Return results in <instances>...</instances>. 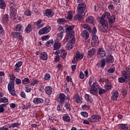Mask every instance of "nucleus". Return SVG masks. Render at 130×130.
Here are the masks:
<instances>
[{"mask_svg": "<svg viewBox=\"0 0 130 130\" xmlns=\"http://www.w3.org/2000/svg\"><path fill=\"white\" fill-rule=\"evenodd\" d=\"M98 91L99 95H100V96L107 92V90L101 88L98 83L94 82L92 84L91 88L89 90V92L92 95H97L98 94Z\"/></svg>", "mask_w": 130, "mask_h": 130, "instance_id": "f257e3e1", "label": "nucleus"}, {"mask_svg": "<svg viewBox=\"0 0 130 130\" xmlns=\"http://www.w3.org/2000/svg\"><path fill=\"white\" fill-rule=\"evenodd\" d=\"M11 82H9L8 85V91L12 96L16 97L17 94H16V91L15 90V79H16V76L15 75L11 74L9 76Z\"/></svg>", "mask_w": 130, "mask_h": 130, "instance_id": "f03ea898", "label": "nucleus"}, {"mask_svg": "<svg viewBox=\"0 0 130 130\" xmlns=\"http://www.w3.org/2000/svg\"><path fill=\"white\" fill-rule=\"evenodd\" d=\"M66 32L67 39H70V37H73L75 36V31L74 30V28L75 26L74 25H67L66 26Z\"/></svg>", "mask_w": 130, "mask_h": 130, "instance_id": "7ed1b4c3", "label": "nucleus"}, {"mask_svg": "<svg viewBox=\"0 0 130 130\" xmlns=\"http://www.w3.org/2000/svg\"><path fill=\"white\" fill-rule=\"evenodd\" d=\"M77 13L85 16V13L87 12L86 4L82 3L78 4L77 8Z\"/></svg>", "mask_w": 130, "mask_h": 130, "instance_id": "20e7f679", "label": "nucleus"}, {"mask_svg": "<svg viewBox=\"0 0 130 130\" xmlns=\"http://www.w3.org/2000/svg\"><path fill=\"white\" fill-rule=\"evenodd\" d=\"M50 30H51V27L49 25H47L39 31V35H44L45 34H47V33H49Z\"/></svg>", "mask_w": 130, "mask_h": 130, "instance_id": "39448f33", "label": "nucleus"}, {"mask_svg": "<svg viewBox=\"0 0 130 130\" xmlns=\"http://www.w3.org/2000/svg\"><path fill=\"white\" fill-rule=\"evenodd\" d=\"M98 58H101L102 57H105L106 56V51L104 50V49L100 48L98 49V52L96 53Z\"/></svg>", "mask_w": 130, "mask_h": 130, "instance_id": "423d86ee", "label": "nucleus"}, {"mask_svg": "<svg viewBox=\"0 0 130 130\" xmlns=\"http://www.w3.org/2000/svg\"><path fill=\"white\" fill-rule=\"evenodd\" d=\"M100 119H101V116L99 115H94L88 118L89 122H96Z\"/></svg>", "mask_w": 130, "mask_h": 130, "instance_id": "0eeeda50", "label": "nucleus"}, {"mask_svg": "<svg viewBox=\"0 0 130 130\" xmlns=\"http://www.w3.org/2000/svg\"><path fill=\"white\" fill-rule=\"evenodd\" d=\"M66 100V95L63 93H59L57 98V101L59 102V104L62 105Z\"/></svg>", "mask_w": 130, "mask_h": 130, "instance_id": "6e6552de", "label": "nucleus"}, {"mask_svg": "<svg viewBox=\"0 0 130 130\" xmlns=\"http://www.w3.org/2000/svg\"><path fill=\"white\" fill-rule=\"evenodd\" d=\"M91 46H98L99 45V40L98 39V36H93L91 41Z\"/></svg>", "mask_w": 130, "mask_h": 130, "instance_id": "1a4fd4ad", "label": "nucleus"}, {"mask_svg": "<svg viewBox=\"0 0 130 130\" xmlns=\"http://www.w3.org/2000/svg\"><path fill=\"white\" fill-rule=\"evenodd\" d=\"M105 59L106 63H112L114 62V57L111 54L106 55Z\"/></svg>", "mask_w": 130, "mask_h": 130, "instance_id": "9d476101", "label": "nucleus"}, {"mask_svg": "<svg viewBox=\"0 0 130 130\" xmlns=\"http://www.w3.org/2000/svg\"><path fill=\"white\" fill-rule=\"evenodd\" d=\"M112 96H111V100L113 101H116L117 100V99L118 98L119 96V93H118V91L117 90H114L111 92Z\"/></svg>", "mask_w": 130, "mask_h": 130, "instance_id": "9b49d317", "label": "nucleus"}, {"mask_svg": "<svg viewBox=\"0 0 130 130\" xmlns=\"http://www.w3.org/2000/svg\"><path fill=\"white\" fill-rule=\"evenodd\" d=\"M54 15V12H52L51 9H47L45 12H44V15L45 17H48V18H52V16Z\"/></svg>", "mask_w": 130, "mask_h": 130, "instance_id": "f8f14e48", "label": "nucleus"}, {"mask_svg": "<svg viewBox=\"0 0 130 130\" xmlns=\"http://www.w3.org/2000/svg\"><path fill=\"white\" fill-rule=\"evenodd\" d=\"M22 64H23V62L22 61H19L17 62L16 64L14 66V71L16 73H19L20 71H21V67H22Z\"/></svg>", "mask_w": 130, "mask_h": 130, "instance_id": "ddd939ff", "label": "nucleus"}, {"mask_svg": "<svg viewBox=\"0 0 130 130\" xmlns=\"http://www.w3.org/2000/svg\"><path fill=\"white\" fill-rule=\"evenodd\" d=\"M86 21L87 23L91 24L92 25H95V24H96L95 18L92 16H88V18H86Z\"/></svg>", "mask_w": 130, "mask_h": 130, "instance_id": "4468645a", "label": "nucleus"}, {"mask_svg": "<svg viewBox=\"0 0 130 130\" xmlns=\"http://www.w3.org/2000/svg\"><path fill=\"white\" fill-rule=\"evenodd\" d=\"M61 47V44L58 41H55L53 43V50H58Z\"/></svg>", "mask_w": 130, "mask_h": 130, "instance_id": "2eb2a0df", "label": "nucleus"}, {"mask_svg": "<svg viewBox=\"0 0 130 130\" xmlns=\"http://www.w3.org/2000/svg\"><path fill=\"white\" fill-rule=\"evenodd\" d=\"M17 13V10L15 6H10V17H15Z\"/></svg>", "mask_w": 130, "mask_h": 130, "instance_id": "dca6fc26", "label": "nucleus"}, {"mask_svg": "<svg viewBox=\"0 0 130 130\" xmlns=\"http://www.w3.org/2000/svg\"><path fill=\"white\" fill-rule=\"evenodd\" d=\"M96 54V49L92 48L88 50L87 52V57H93Z\"/></svg>", "mask_w": 130, "mask_h": 130, "instance_id": "f3484780", "label": "nucleus"}, {"mask_svg": "<svg viewBox=\"0 0 130 130\" xmlns=\"http://www.w3.org/2000/svg\"><path fill=\"white\" fill-rule=\"evenodd\" d=\"M45 92L46 94H47V95H48L49 96H50V95L52 94V92H53L52 87L49 86H46L45 87Z\"/></svg>", "mask_w": 130, "mask_h": 130, "instance_id": "a211bd4d", "label": "nucleus"}, {"mask_svg": "<svg viewBox=\"0 0 130 130\" xmlns=\"http://www.w3.org/2000/svg\"><path fill=\"white\" fill-rule=\"evenodd\" d=\"M111 17L110 13L109 12H106L101 17H100L99 19H107L108 20Z\"/></svg>", "mask_w": 130, "mask_h": 130, "instance_id": "6ab92c4d", "label": "nucleus"}, {"mask_svg": "<svg viewBox=\"0 0 130 130\" xmlns=\"http://www.w3.org/2000/svg\"><path fill=\"white\" fill-rule=\"evenodd\" d=\"M89 32L88 31H87V30H84L81 33V36L83 37V38H84V39H85L86 40H87V39H88V38H89Z\"/></svg>", "mask_w": 130, "mask_h": 130, "instance_id": "aec40b11", "label": "nucleus"}, {"mask_svg": "<svg viewBox=\"0 0 130 130\" xmlns=\"http://www.w3.org/2000/svg\"><path fill=\"white\" fill-rule=\"evenodd\" d=\"M43 99L40 98H35L34 99L33 102L35 104H41V103H43Z\"/></svg>", "mask_w": 130, "mask_h": 130, "instance_id": "412c9836", "label": "nucleus"}, {"mask_svg": "<svg viewBox=\"0 0 130 130\" xmlns=\"http://www.w3.org/2000/svg\"><path fill=\"white\" fill-rule=\"evenodd\" d=\"M108 22L111 26V25H112V24L115 22V15H112V16H111V17L109 18Z\"/></svg>", "mask_w": 130, "mask_h": 130, "instance_id": "4be33fe9", "label": "nucleus"}, {"mask_svg": "<svg viewBox=\"0 0 130 130\" xmlns=\"http://www.w3.org/2000/svg\"><path fill=\"white\" fill-rule=\"evenodd\" d=\"M118 82L120 84H122L123 83H128V79H127V78H125V77L122 76L118 78Z\"/></svg>", "mask_w": 130, "mask_h": 130, "instance_id": "5701e85b", "label": "nucleus"}, {"mask_svg": "<svg viewBox=\"0 0 130 130\" xmlns=\"http://www.w3.org/2000/svg\"><path fill=\"white\" fill-rule=\"evenodd\" d=\"M122 77L126 78L127 80H128V78L129 77L130 73L128 71H126L125 70H123L121 71Z\"/></svg>", "mask_w": 130, "mask_h": 130, "instance_id": "b1692460", "label": "nucleus"}, {"mask_svg": "<svg viewBox=\"0 0 130 130\" xmlns=\"http://www.w3.org/2000/svg\"><path fill=\"white\" fill-rule=\"evenodd\" d=\"M84 15L80 14L79 12H77V15H76L74 16V19L75 21H80V20H82V18L84 17Z\"/></svg>", "mask_w": 130, "mask_h": 130, "instance_id": "393cba45", "label": "nucleus"}, {"mask_svg": "<svg viewBox=\"0 0 130 130\" xmlns=\"http://www.w3.org/2000/svg\"><path fill=\"white\" fill-rule=\"evenodd\" d=\"M41 23H42V19H40L37 22H35L34 25L37 26V28L39 29L43 27V24H41Z\"/></svg>", "mask_w": 130, "mask_h": 130, "instance_id": "a878e982", "label": "nucleus"}, {"mask_svg": "<svg viewBox=\"0 0 130 130\" xmlns=\"http://www.w3.org/2000/svg\"><path fill=\"white\" fill-rule=\"evenodd\" d=\"M100 24H101L103 27L108 26V22L107 20H105L104 19H101V18H99Z\"/></svg>", "mask_w": 130, "mask_h": 130, "instance_id": "bb28decb", "label": "nucleus"}, {"mask_svg": "<svg viewBox=\"0 0 130 130\" xmlns=\"http://www.w3.org/2000/svg\"><path fill=\"white\" fill-rule=\"evenodd\" d=\"M62 119L63 121L66 122H71V117L69 116V114H66L62 117Z\"/></svg>", "mask_w": 130, "mask_h": 130, "instance_id": "cd10ccee", "label": "nucleus"}, {"mask_svg": "<svg viewBox=\"0 0 130 130\" xmlns=\"http://www.w3.org/2000/svg\"><path fill=\"white\" fill-rule=\"evenodd\" d=\"M85 99L87 102L88 103H92L93 102V99L90 96V95L86 94L85 95Z\"/></svg>", "mask_w": 130, "mask_h": 130, "instance_id": "c85d7f7f", "label": "nucleus"}, {"mask_svg": "<svg viewBox=\"0 0 130 130\" xmlns=\"http://www.w3.org/2000/svg\"><path fill=\"white\" fill-rule=\"evenodd\" d=\"M40 59H42V60H47L48 59V56L47 54L45 52H43L41 56H40Z\"/></svg>", "mask_w": 130, "mask_h": 130, "instance_id": "c756f323", "label": "nucleus"}, {"mask_svg": "<svg viewBox=\"0 0 130 130\" xmlns=\"http://www.w3.org/2000/svg\"><path fill=\"white\" fill-rule=\"evenodd\" d=\"M81 26L83 28H84V29H86V30H87V31L90 33H91V32L92 31V28H91V27H90V26H89V24H82Z\"/></svg>", "mask_w": 130, "mask_h": 130, "instance_id": "7c9ffc66", "label": "nucleus"}, {"mask_svg": "<svg viewBox=\"0 0 130 130\" xmlns=\"http://www.w3.org/2000/svg\"><path fill=\"white\" fill-rule=\"evenodd\" d=\"M75 57L77 60H79L80 59L81 60V59H83L84 55H83V54H80V52H77Z\"/></svg>", "mask_w": 130, "mask_h": 130, "instance_id": "2f4dec72", "label": "nucleus"}, {"mask_svg": "<svg viewBox=\"0 0 130 130\" xmlns=\"http://www.w3.org/2000/svg\"><path fill=\"white\" fill-rule=\"evenodd\" d=\"M57 23L60 25H62L64 24V23H67V20H66V19L64 18H58L57 20Z\"/></svg>", "mask_w": 130, "mask_h": 130, "instance_id": "473e14b6", "label": "nucleus"}, {"mask_svg": "<svg viewBox=\"0 0 130 130\" xmlns=\"http://www.w3.org/2000/svg\"><path fill=\"white\" fill-rule=\"evenodd\" d=\"M32 31V25L30 24H28V25L26 27L25 29V33L29 34L30 32Z\"/></svg>", "mask_w": 130, "mask_h": 130, "instance_id": "72a5a7b5", "label": "nucleus"}, {"mask_svg": "<svg viewBox=\"0 0 130 130\" xmlns=\"http://www.w3.org/2000/svg\"><path fill=\"white\" fill-rule=\"evenodd\" d=\"M7 5H6V1L4 0H0V9L4 10L6 9Z\"/></svg>", "mask_w": 130, "mask_h": 130, "instance_id": "f704fd0d", "label": "nucleus"}, {"mask_svg": "<svg viewBox=\"0 0 130 130\" xmlns=\"http://www.w3.org/2000/svg\"><path fill=\"white\" fill-rule=\"evenodd\" d=\"M8 21H9V15L6 14L3 16L2 22L3 24H6L8 22Z\"/></svg>", "mask_w": 130, "mask_h": 130, "instance_id": "c9c22d12", "label": "nucleus"}, {"mask_svg": "<svg viewBox=\"0 0 130 130\" xmlns=\"http://www.w3.org/2000/svg\"><path fill=\"white\" fill-rule=\"evenodd\" d=\"M73 99L76 101L77 103H80L81 102V98H80V95L78 94H76L73 96Z\"/></svg>", "mask_w": 130, "mask_h": 130, "instance_id": "e433bc0d", "label": "nucleus"}, {"mask_svg": "<svg viewBox=\"0 0 130 130\" xmlns=\"http://www.w3.org/2000/svg\"><path fill=\"white\" fill-rule=\"evenodd\" d=\"M21 124V123L17 122V123H12L9 126V128H12L14 127H18V126H20V125Z\"/></svg>", "mask_w": 130, "mask_h": 130, "instance_id": "4c0bfd02", "label": "nucleus"}, {"mask_svg": "<svg viewBox=\"0 0 130 130\" xmlns=\"http://www.w3.org/2000/svg\"><path fill=\"white\" fill-rule=\"evenodd\" d=\"M21 34V32H13L11 33V36L12 37L15 39V38H18V36Z\"/></svg>", "mask_w": 130, "mask_h": 130, "instance_id": "58836bf2", "label": "nucleus"}, {"mask_svg": "<svg viewBox=\"0 0 130 130\" xmlns=\"http://www.w3.org/2000/svg\"><path fill=\"white\" fill-rule=\"evenodd\" d=\"M119 127H120L122 129L127 130L128 129V126L125 124H119Z\"/></svg>", "mask_w": 130, "mask_h": 130, "instance_id": "ea45409f", "label": "nucleus"}, {"mask_svg": "<svg viewBox=\"0 0 130 130\" xmlns=\"http://www.w3.org/2000/svg\"><path fill=\"white\" fill-rule=\"evenodd\" d=\"M106 86L108 88V89H109V90L111 89L112 85H111V82H110L109 79H107L106 80Z\"/></svg>", "mask_w": 130, "mask_h": 130, "instance_id": "a19ab883", "label": "nucleus"}, {"mask_svg": "<svg viewBox=\"0 0 130 130\" xmlns=\"http://www.w3.org/2000/svg\"><path fill=\"white\" fill-rule=\"evenodd\" d=\"M121 93L122 96L126 97V95H127V90L125 88L123 87L121 90Z\"/></svg>", "mask_w": 130, "mask_h": 130, "instance_id": "79ce46f5", "label": "nucleus"}, {"mask_svg": "<svg viewBox=\"0 0 130 130\" xmlns=\"http://www.w3.org/2000/svg\"><path fill=\"white\" fill-rule=\"evenodd\" d=\"M53 40H49L46 43L45 46L46 47H49V46H51V44L53 45Z\"/></svg>", "mask_w": 130, "mask_h": 130, "instance_id": "37998d69", "label": "nucleus"}, {"mask_svg": "<svg viewBox=\"0 0 130 130\" xmlns=\"http://www.w3.org/2000/svg\"><path fill=\"white\" fill-rule=\"evenodd\" d=\"M4 107L6 108L7 107V104H3L0 105V113H3L4 111H5V108Z\"/></svg>", "mask_w": 130, "mask_h": 130, "instance_id": "c03bdc74", "label": "nucleus"}, {"mask_svg": "<svg viewBox=\"0 0 130 130\" xmlns=\"http://www.w3.org/2000/svg\"><path fill=\"white\" fill-rule=\"evenodd\" d=\"M101 68H104L105 67V65L106 64V60H105V58H102L101 60Z\"/></svg>", "mask_w": 130, "mask_h": 130, "instance_id": "a18cd8bd", "label": "nucleus"}, {"mask_svg": "<svg viewBox=\"0 0 130 130\" xmlns=\"http://www.w3.org/2000/svg\"><path fill=\"white\" fill-rule=\"evenodd\" d=\"M22 83L23 85L29 84V83H30V80L28 78H25L23 80H22Z\"/></svg>", "mask_w": 130, "mask_h": 130, "instance_id": "49530a36", "label": "nucleus"}, {"mask_svg": "<svg viewBox=\"0 0 130 130\" xmlns=\"http://www.w3.org/2000/svg\"><path fill=\"white\" fill-rule=\"evenodd\" d=\"M71 38V41H70L68 43H71L72 45H75V42H76V40L75 39V36L69 37V39Z\"/></svg>", "mask_w": 130, "mask_h": 130, "instance_id": "de8ad7c7", "label": "nucleus"}, {"mask_svg": "<svg viewBox=\"0 0 130 130\" xmlns=\"http://www.w3.org/2000/svg\"><path fill=\"white\" fill-rule=\"evenodd\" d=\"M29 107H31V105L30 104V103H26L25 105H23L22 106V108L24 110V109H28Z\"/></svg>", "mask_w": 130, "mask_h": 130, "instance_id": "09e8293b", "label": "nucleus"}, {"mask_svg": "<svg viewBox=\"0 0 130 130\" xmlns=\"http://www.w3.org/2000/svg\"><path fill=\"white\" fill-rule=\"evenodd\" d=\"M64 107H66V109L69 110V111H71L72 109L71 108V104H70L68 102L65 103Z\"/></svg>", "mask_w": 130, "mask_h": 130, "instance_id": "8fccbe9b", "label": "nucleus"}, {"mask_svg": "<svg viewBox=\"0 0 130 130\" xmlns=\"http://www.w3.org/2000/svg\"><path fill=\"white\" fill-rule=\"evenodd\" d=\"M74 47V45H72L71 43H68L66 45V48L68 50H71Z\"/></svg>", "mask_w": 130, "mask_h": 130, "instance_id": "3c124183", "label": "nucleus"}, {"mask_svg": "<svg viewBox=\"0 0 130 130\" xmlns=\"http://www.w3.org/2000/svg\"><path fill=\"white\" fill-rule=\"evenodd\" d=\"M50 74H49V73H46L45 74L44 80H45V81H49V80H50Z\"/></svg>", "mask_w": 130, "mask_h": 130, "instance_id": "603ef678", "label": "nucleus"}, {"mask_svg": "<svg viewBox=\"0 0 130 130\" xmlns=\"http://www.w3.org/2000/svg\"><path fill=\"white\" fill-rule=\"evenodd\" d=\"M0 102H2V103H7V102H9V99L6 97L0 98Z\"/></svg>", "mask_w": 130, "mask_h": 130, "instance_id": "864d4df0", "label": "nucleus"}, {"mask_svg": "<svg viewBox=\"0 0 130 130\" xmlns=\"http://www.w3.org/2000/svg\"><path fill=\"white\" fill-rule=\"evenodd\" d=\"M96 33H97V28H96L95 27H93L92 30V36L93 37V36H98L96 35Z\"/></svg>", "mask_w": 130, "mask_h": 130, "instance_id": "5fc2aeb1", "label": "nucleus"}, {"mask_svg": "<svg viewBox=\"0 0 130 130\" xmlns=\"http://www.w3.org/2000/svg\"><path fill=\"white\" fill-rule=\"evenodd\" d=\"M115 72V68H110L108 71L107 72L109 73V74H113Z\"/></svg>", "mask_w": 130, "mask_h": 130, "instance_id": "6e6d98bb", "label": "nucleus"}, {"mask_svg": "<svg viewBox=\"0 0 130 130\" xmlns=\"http://www.w3.org/2000/svg\"><path fill=\"white\" fill-rule=\"evenodd\" d=\"M50 37V36H43L41 37L42 40L43 41H46L49 39V38Z\"/></svg>", "mask_w": 130, "mask_h": 130, "instance_id": "4d7b16f0", "label": "nucleus"}, {"mask_svg": "<svg viewBox=\"0 0 130 130\" xmlns=\"http://www.w3.org/2000/svg\"><path fill=\"white\" fill-rule=\"evenodd\" d=\"M15 29L16 31H21L22 30V25L20 24H17Z\"/></svg>", "mask_w": 130, "mask_h": 130, "instance_id": "13d9d810", "label": "nucleus"}, {"mask_svg": "<svg viewBox=\"0 0 130 130\" xmlns=\"http://www.w3.org/2000/svg\"><path fill=\"white\" fill-rule=\"evenodd\" d=\"M107 30H108V26H103L101 27V31L104 32V33H106Z\"/></svg>", "mask_w": 130, "mask_h": 130, "instance_id": "bf43d9fd", "label": "nucleus"}, {"mask_svg": "<svg viewBox=\"0 0 130 130\" xmlns=\"http://www.w3.org/2000/svg\"><path fill=\"white\" fill-rule=\"evenodd\" d=\"M57 36L58 39L60 40V39H62V37H63V32H62V31L60 32V33L57 34Z\"/></svg>", "mask_w": 130, "mask_h": 130, "instance_id": "052dcab7", "label": "nucleus"}, {"mask_svg": "<svg viewBox=\"0 0 130 130\" xmlns=\"http://www.w3.org/2000/svg\"><path fill=\"white\" fill-rule=\"evenodd\" d=\"M31 12L29 10H27L24 11V15L25 16H31Z\"/></svg>", "mask_w": 130, "mask_h": 130, "instance_id": "680f3d73", "label": "nucleus"}, {"mask_svg": "<svg viewBox=\"0 0 130 130\" xmlns=\"http://www.w3.org/2000/svg\"><path fill=\"white\" fill-rule=\"evenodd\" d=\"M65 18L66 19H67V20H72V19H73V15L69 13L68 16H66Z\"/></svg>", "mask_w": 130, "mask_h": 130, "instance_id": "e2e57ef3", "label": "nucleus"}, {"mask_svg": "<svg viewBox=\"0 0 130 130\" xmlns=\"http://www.w3.org/2000/svg\"><path fill=\"white\" fill-rule=\"evenodd\" d=\"M0 34L1 35H4L5 34V30L4 29V28H3V26L2 25L0 24Z\"/></svg>", "mask_w": 130, "mask_h": 130, "instance_id": "0e129e2a", "label": "nucleus"}, {"mask_svg": "<svg viewBox=\"0 0 130 130\" xmlns=\"http://www.w3.org/2000/svg\"><path fill=\"white\" fill-rule=\"evenodd\" d=\"M15 83L17 85H21V84H22V81L19 78H16L15 80Z\"/></svg>", "mask_w": 130, "mask_h": 130, "instance_id": "69168bd1", "label": "nucleus"}, {"mask_svg": "<svg viewBox=\"0 0 130 130\" xmlns=\"http://www.w3.org/2000/svg\"><path fill=\"white\" fill-rule=\"evenodd\" d=\"M81 114L83 117H88V113L87 112H81Z\"/></svg>", "mask_w": 130, "mask_h": 130, "instance_id": "338daca9", "label": "nucleus"}, {"mask_svg": "<svg viewBox=\"0 0 130 130\" xmlns=\"http://www.w3.org/2000/svg\"><path fill=\"white\" fill-rule=\"evenodd\" d=\"M108 9L109 10H111V11L114 10L115 9V7H114V6H113V5L112 4H110L108 6Z\"/></svg>", "mask_w": 130, "mask_h": 130, "instance_id": "774afa93", "label": "nucleus"}]
</instances>
